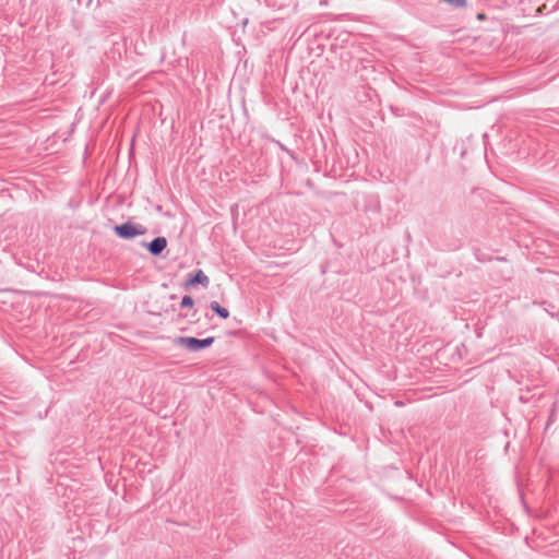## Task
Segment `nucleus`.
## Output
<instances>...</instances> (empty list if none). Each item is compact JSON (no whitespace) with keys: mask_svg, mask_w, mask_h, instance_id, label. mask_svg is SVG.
I'll list each match as a JSON object with an SVG mask.
<instances>
[{"mask_svg":"<svg viewBox=\"0 0 559 559\" xmlns=\"http://www.w3.org/2000/svg\"><path fill=\"white\" fill-rule=\"evenodd\" d=\"M329 3V0H320L321 5H326Z\"/></svg>","mask_w":559,"mask_h":559,"instance_id":"nucleus-8","label":"nucleus"},{"mask_svg":"<svg viewBox=\"0 0 559 559\" xmlns=\"http://www.w3.org/2000/svg\"><path fill=\"white\" fill-rule=\"evenodd\" d=\"M477 19H478V20H484V19H485V14H484V13H479V14L477 15Z\"/></svg>","mask_w":559,"mask_h":559,"instance_id":"nucleus-9","label":"nucleus"},{"mask_svg":"<svg viewBox=\"0 0 559 559\" xmlns=\"http://www.w3.org/2000/svg\"><path fill=\"white\" fill-rule=\"evenodd\" d=\"M115 234L121 239H132L136 236L145 235L147 228L141 224L127 222L114 227Z\"/></svg>","mask_w":559,"mask_h":559,"instance_id":"nucleus-2","label":"nucleus"},{"mask_svg":"<svg viewBox=\"0 0 559 559\" xmlns=\"http://www.w3.org/2000/svg\"><path fill=\"white\" fill-rule=\"evenodd\" d=\"M478 261L483 262L485 261L483 258H480L479 255L476 257Z\"/></svg>","mask_w":559,"mask_h":559,"instance_id":"nucleus-10","label":"nucleus"},{"mask_svg":"<svg viewBox=\"0 0 559 559\" xmlns=\"http://www.w3.org/2000/svg\"><path fill=\"white\" fill-rule=\"evenodd\" d=\"M215 341L214 336L206 338H197L193 336H180L176 340V343L190 352H199L210 347Z\"/></svg>","mask_w":559,"mask_h":559,"instance_id":"nucleus-1","label":"nucleus"},{"mask_svg":"<svg viewBox=\"0 0 559 559\" xmlns=\"http://www.w3.org/2000/svg\"><path fill=\"white\" fill-rule=\"evenodd\" d=\"M448 4H450L453 8L461 9L465 8L467 5L466 0H444Z\"/></svg>","mask_w":559,"mask_h":559,"instance_id":"nucleus-7","label":"nucleus"},{"mask_svg":"<svg viewBox=\"0 0 559 559\" xmlns=\"http://www.w3.org/2000/svg\"><path fill=\"white\" fill-rule=\"evenodd\" d=\"M193 306H194V300L192 299V297L189 295H185L181 299L180 307L181 308H193Z\"/></svg>","mask_w":559,"mask_h":559,"instance_id":"nucleus-6","label":"nucleus"},{"mask_svg":"<svg viewBox=\"0 0 559 559\" xmlns=\"http://www.w3.org/2000/svg\"><path fill=\"white\" fill-rule=\"evenodd\" d=\"M210 308L213 312H215L222 319L229 318L228 309L222 307L216 300L211 301Z\"/></svg>","mask_w":559,"mask_h":559,"instance_id":"nucleus-5","label":"nucleus"},{"mask_svg":"<svg viewBox=\"0 0 559 559\" xmlns=\"http://www.w3.org/2000/svg\"><path fill=\"white\" fill-rule=\"evenodd\" d=\"M152 255H159L167 247V239L163 236L154 238L151 242H142Z\"/></svg>","mask_w":559,"mask_h":559,"instance_id":"nucleus-3","label":"nucleus"},{"mask_svg":"<svg viewBox=\"0 0 559 559\" xmlns=\"http://www.w3.org/2000/svg\"><path fill=\"white\" fill-rule=\"evenodd\" d=\"M210 284V278L207 275L202 271L198 270L187 282V286H197L202 285L203 287H207Z\"/></svg>","mask_w":559,"mask_h":559,"instance_id":"nucleus-4","label":"nucleus"}]
</instances>
